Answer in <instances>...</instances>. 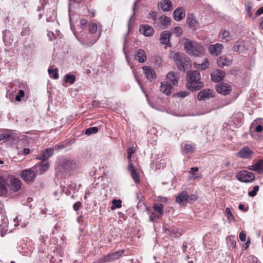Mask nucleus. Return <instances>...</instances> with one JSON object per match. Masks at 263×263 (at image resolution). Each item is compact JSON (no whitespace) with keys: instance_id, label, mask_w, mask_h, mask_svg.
<instances>
[{"instance_id":"obj_1","label":"nucleus","mask_w":263,"mask_h":263,"mask_svg":"<svg viewBox=\"0 0 263 263\" xmlns=\"http://www.w3.org/2000/svg\"><path fill=\"white\" fill-rule=\"evenodd\" d=\"M186 80V87L192 91L198 90L203 87V83L201 81L200 73L198 70H189L187 72Z\"/></svg>"},{"instance_id":"obj_2","label":"nucleus","mask_w":263,"mask_h":263,"mask_svg":"<svg viewBox=\"0 0 263 263\" xmlns=\"http://www.w3.org/2000/svg\"><path fill=\"white\" fill-rule=\"evenodd\" d=\"M184 50L188 54L196 57H200L204 55V48L200 43L188 39H184Z\"/></svg>"},{"instance_id":"obj_3","label":"nucleus","mask_w":263,"mask_h":263,"mask_svg":"<svg viewBox=\"0 0 263 263\" xmlns=\"http://www.w3.org/2000/svg\"><path fill=\"white\" fill-rule=\"evenodd\" d=\"M76 162L70 158H60L55 165L56 170L62 174L66 173L76 167Z\"/></svg>"},{"instance_id":"obj_4","label":"nucleus","mask_w":263,"mask_h":263,"mask_svg":"<svg viewBox=\"0 0 263 263\" xmlns=\"http://www.w3.org/2000/svg\"><path fill=\"white\" fill-rule=\"evenodd\" d=\"M174 61L180 70H185V67L189 63V59L183 53H175L173 56Z\"/></svg>"},{"instance_id":"obj_5","label":"nucleus","mask_w":263,"mask_h":263,"mask_svg":"<svg viewBox=\"0 0 263 263\" xmlns=\"http://www.w3.org/2000/svg\"><path fill=\"white\" fill-rule=\"evenodd\" d=\"M124 250H119L107 254L98 260V263H108L118 260L123 254Z\"/></svg>"},{"instance_id":"obj_6","label":"nucleus","mask_w":263,"mask_h":263,"mask_svg":"<svg viewBox=\"0 0 263 263\" xmlns=\"http://www.w3.org/2000/svg\"><path fill=\"white\" fill-rule=\"evenodd\" d=\"M37 174L33 168V167L26 169L22 171L20 175L21 178L26 182L29 183L34 181Z\"/></svg>"},{"instance_id":"obj_7","label":"nucleus","mask_w":263,"mask_h":263,"mask_svg":"<svg viewBox=\"0 0 263 263\" xmlns=\"http://www.w3.org/2000/svg\"><path fill=\"white\" fill-rule=\"evenodd\" d=\"M263 120L261 119L255 120L250 126V134L252 137L255 139L258 138L256 135V133H260L263 130Z\"/></svg>"},{"instance_id":"obj_8","label":"nucleus","mask_w":263,"mask_h":263,"mask_svg":"<svg viewBox=\"0 0 263 263\" xmlns=\"http://www.w3.org/2000/svg\"><path fill=\"white\" fill-rule=\"evenodd\" d=\"M237 177L240 181L245 183L252 182L255 179L254 174L247 171H241L239 172Z\"/></svg>"},{"instance_id":"obj_9","label":"nucleus","mask_w":263,"mask_h":263,"mask_svg":"<svg viewBox=\"0 0 263 263\" xmlns=\"http://www.w3.org/2000/svg\"><path fill=\"white\" fill-rule=\"evenodd\" d=\"M101 34V31L100 30L98 33V35L96 36H90L87 35L82 39V40H79L81 44L85 47H88L92 46L95 44L98 39L100 37Z\"/></svg>"},{"instance_id":"obj_10","label":"nucleus","mask_w":263,"mask_h":263,"mask_svg":"<svg viewBox=\"0 0 263 263\" xmlns=\"http://www.w3.org/2000/svg\"><path fill=\"white\" fill-rule=\"evenodd\" d=\"M9 190L14 192H17L21 187V181L14 176H8Z\"/></svg>"},{"instance_id":"obj_11","label":"nucleus","mask_w":263,"mask_h":263,"mask_svg":"<svg viewBox=\"0 0 263 263\" xmlns=\"http://www.w3.org/2000/svg\"><path fill=\"white\" fill-rule=\"evenodd\" d=\"M50 164L48 161L42 160V162L36 164L33 167L34 170L37 174L42 175L45 173L49 168Z\"/></svg>"},{"instance_id":"obj_12","label":"nucleus","mask_w":263,"mask_h":263,"mask_svg":"<svg viewBox=\"0 0 263 263\" xmlns=\"http://www.w3.org/2000/svg\"><path fill=\"white\" fill-rule=\"evenodd\" d=\"M179 79V73L171 71L167 74L165 81L173 86L178 85Z\"/></svg>"},{"instance_id":"obj_13","label":"nucleus","mask_w":263,"mask_h":263,"mask_svg":"<svg viewBox=\"0 0 263 263\" xmlns=\"http://www.w3.org/2000/svg\"><path fill=\"white\" fill-rule=\"evenodd\" d=\"M9 192V183L7 178L5 179L3 176H0V196H6Z\"/></svg>"},{"instance_id":"obj_14","label":"nucleus","mask_w":263,"mask_h":263,"mask_svg":"<svg viewBox=\"0 0 263 263\" xmlns=\"http://www.w3.org/2000/svg\"><path fill=\"white\" fill-rule=\"evenodd\" d=\"M216 90L219 93L227 95L230 93L231 90V86L227 83H219L216 87Z\"/></svg>"},{"instance_id":"obj_15","label":"nucleus","mask_w":263,"mask_h":263,"mask_svg":"<svg viewBox=\"0 0 263 263\" xmlns=\"http://www.w3.org/2000/svg\"><path fill=\"white\" fill-rule=\"evenodd\" d=\"M213 97L212 91L210 89H202L198 92L197 95L199 101H205Z\"/></svg>"},{"instance_id":"obj_16","label":"nucleus","mask_w":263,"mask_h":263,"mask_svg":"<svg viewBox=\"0 0 263 263\" xmlns=\"http://www.w3.org/2000/svg\"><path fill=\"white\" fill-rule=\"evenodd\" d=\"M156 23L161 29H165L171 25V20L170 17L165 15L160 16L157 21Z\"/></svg>"},{"instance_id":"obj_17","label":"nucleus","mask_w":263,"mask_h":263,"mask_svg":"<svg viewBox=\"0 0 263 263\" xmlns=\"http://www.w3.org/2000/svg\"><path fill=\"white\" fill-rule=\"evenodd\" d=\"M54 148H48L44 150L42 153L37 155L36 157V159L40 160H45L47 161V160L51 157L53 154Z\"/></svg>"},{"instance_id":"obj_18","label":"nucleus","mask_w":263,"mask_h":263,"mask_svg":"<svg viewBox=\"0 0 263 263\" xmlns=\"http://www.w3.org/2000/svg\"><path fill=\"white\" fill-rule=\"evenodd\" d=\"M222 48L223 46L221 44L216 43L209 46V51L211 54L217 56L221 53Z\"/></svg>"},{"instance_id":"obj_19","label":"nucleus","mask_w":263,"mask_h":263,"mask_svg":"<svg viewBox=\"0 0 263 263\" xmlns=\"http://www.w3.org/2000/svg\"><path fill=\"white\" fill-rule=\"evenodd\" d=\"M139 32L145 36H150L154 34L153 28L148 25H141L139 29Z\"/></svg>"},{"instance_id":"obj_20","label":"nucleus","mask_w":263,"mask_h":263,"mask_svg":"<svg viewBox=\"0 0 263 263\" xmlns=\"http://www.w3.org/2000/svg\"><path fill=\"white\" fill-rule=\"evenodd\" d=\"M143 70L146 79L149 81H152L156 77L155 71L151 67L143 66Z\"/></svg>"},{"instance_id":"obj_21","label":"nucleus","mask_w":263,"mask_h":263,"mask_svg":"<svg viewBox=\"0 0 263 263\" xmlns=\"http://www.w3.org/2000/svg\"><path fill=\"white\" fill-rule=\"evenodd\" d=\"M252 153L248 146H245L237 153V156L242 159H249L251 157Z\"/></svg>"},{"instance_id":"obj_22","label":"nucleus","mask_w":263,"mask_h":263,"mask_svg":"<svg viewBox=\"0 0 263 263\" xmlns=\"http://www.w3.org/2000/svg\"><path fill=\"white\" fill-rule=\"evenodd\" d=\"M189 200V195L185 191H183L176 198V202L180 205L186 204Z\"/></svg>"},{"instance_id":"obj_23","label":"nucleus","mask_w":263,"mask_h":263,"mask_svg":"<svg viewBox=\"0 0 263 263\" xmlns=\"http://www.w3.org/2000/svg\"><path fill=\"white\" fill-rule=\"evenodd\" d=\"M173 90L172 86L168 84L166 81L161 83V86L160 87V90L163 93L167 96H170L171 95Z\"/></svg>"},{"instance_id":"obj_24","label":"nucleus","mask_w":263,"mask_h":263,"mask_svg":"<svg viewBox=\"0 0 263 263\" xmlns=\"http://www.w3.org/2000/svg\"><path fill=\"white\" fill-rule=\"evenodd\" d=\"M217 63L219 67L230 66L232 64V59H229L226 56H221L217 59Z\"/></svg>"},{"instance_id":"obj_25","label":"nucleus","mask_w":263,"mask_h":263,"mask_svg":"<svg viewBox=\"0 0 263 263\" xmlns=\"http://www.w3.org/2000/svg\"><path fill=\"white\" fill-rule=\"evenodd\" d=\"M225 74L224 71L217 69L211 73V79L215 82H218L222 79Z\"/></svg>"},{"instance_id":"obj_26","label":"nucleus","mask_w":263,"mask_h":263,"mask_svg":"<svg viewBox=\"0 0 263 263\" xmlns=\"http://www.w3.org/2000/svg\"><path fill=\"white\" fill-rule=\"evenodd\" d=\"M172 33L168 31H164L160 34V41L162 44L168 45L170 43Z\"/></svg>"},{"instance_id":"obj_27","label":"nucleus","mask_w":263,"mask_h":263,"mask_svg":"<svg viewBox=\"0 0 263 263\" xmlns=\"http://www.w3.org/2000/svg\"><path fill=\"white\" fill-rule=\"evenodd\" d=\"M135 58L140 63H143L146 60V55L145 51L142 49H138L135 52Z\"/></svg>"},{"instance_id":"obj_28","label":"nucleus","mask_w":263,"mask_h":263,"mask_svg":"<svg viewBox=\"0 0 263 263\" xmlns=\"http://www.w3.org/2000/svg\"><path fill=\"white\" fill-rule=\"evenodd\" d=\"M128 169L130 173L132 178L136 183H140V178L138 173L136 172L135 169L134 165L132 163H130L128 165Z\"/></svg>"},{"instance_id":"obj_29","label":"nucleus","mask_w":263,"mask_h":263,"mask_svg":"<svg viewBox=\"0 0 263 263\" xmlns=\"http://www.w3.org/2000/svg\"><path fill=\"white\" fill-rule=\"evenodd\" d=\"M173 16L175 20L181 21L185 16L184 10L181 8H177L173 13Z\"/></svg>"},{"instance_id":"obj_30","label":"nucleus","mask_w":263,"mask_h":263,"mask_svg":"<svg viewBox=\"0 0 263 263\" xmlns=\"http://www.w3.org/2000/svg\"><path fill=\"white\" fill-rule=\"evenodd\" d=\"M247 49L243 41L237 42L233 47V50L236 52H243Z\"/></svg>"},{"instance_id":"obj_31","label":"nucleus","mask_w":263,"mask_h":263,"mask_svg":"<svg viewBox=\"0 0 263 263\" xmlns=\"http://www.w3.org/2000/svg\"><path fill=\"white\" fill-rule=\"evenodd\" d=\"M187 23L190 27L194 29L197 28L199 26L198 22L195 18L193 14L188 15L187 18Z\"/></svg>"},{"instance_id":"obj_32","label":"nucleus","mask_w":263,"mask_h":263,"mask_svg":"<svg viewBox=\"0 0 263 263\" xmlns=\"http://www.w3.org/2000/svg\"><path fill=\"white\" fill-rule=\"evenodd\" d=\"M161 8L163 11H168L172 8V4L170 0H163L161 4Z\"/></svg>"},{"instance_id":"obj_33","label":"nucleus","mask_w":263,"mask_h":263,"mask_svg":"<svg viewBox=\"0 0 263 263\" xmlns=\"http://www.w3.org/2000/svg\"><path fill=\"white\" fill-rule=\"evenodd\" d=\"M153 209L155 210V212L158 214V215H162L164 214V205L162 203H156L153 205Z\"/></svg>"},{"instance_id":"obj_34","label":"nucleus","mask_w":263,"mask_h":263,"mask_svg":"<svg viewBox=\"0 0 263 263\" xmlns=\"http://www.w3.org/2000/svg\"><path fill=\"white\" fill-rule=\"evenodd\" d=\"M3 41L6 44H10L12 41V35L10 31L5 30L3 32Z\"/></svg>"},{"instance_id":"obj_35","label":"nucleus","mask_w":263,"mask_h":263,"mask_svg":"<svg viewBox=\"0 0 263 263\" xmlns=\"http://www.w3.org/2000/svg\"><path fill=\"white\" fill-rule=\"evenodd\" d=\"M2 224H0V230L1 231V236H3L8 230V220L4 219Z\"/></svg>"},{"instance_id":"obj_36","label":"nucleus","mask_w":263,"mask_h":263,"mask_svg":"<svg viewBox=\"0 0 263 263\" xmlns=\"http://www.w3.org/2000/svg\"><path fill=\"white\" fill-rule=\"evenodd\" d=\"M76 81V77L73 74H66L65 76L64 81L66 83H69L72 84Z\"/></svg>"},{"instance_id":"obj_37","label":"nucleus","mask_w":263,"mask_h":263,"mask_svg":"<svg viewBox=\"0 0 263 263\" xmlns=\"http://www.w3.org/2000/svg\"><path fill=\"white\" fill-rule=\"evenodd\" d=\"M13 139V135L11 131H8L7 133L0 134V141L3 140H8Z\"/></svg>"},{"instance_id":"obj_38","label":"nucleus","mask_w":263,"mask_h":263,"mask_svg":"<svg viewBox=\"0 0 263 263\" xmlns=\"http://www.w3.org/2000/svg\"><path fill=\"white\" fill-rule=\"evenodd\" d=\"M225 215L228 218L229 222L234 221L235 220L234 217L232 214L231 209L229 208H227L225 210Z\"/></svg>"},{"instance_id":"obj_39","label":"nucleus","mask_w":263,"mask_h":263,"mask_svg":"<svg viewBox=\"0 0 263 263\" xmlns=\"http://www.w3.org/2000/svg\"><path fill=\"white\" fill-rule=\"evenodd\" d=\"M149 220L151 221H155L162 217L161 215H158V214L156 212L149 211Z\"/></svg>"},{"instance_id":"obj_40","label":"nucleus","mask_w":263,"mask_h":263,"mask_svg":"<svg viewBox=\"0 0 263 263\" xmlns=\"http://www.w3.org/2000/svg\"><path fill=\"white\" fill-rule=\"evenodd\" d=\"M112 205L110 207L111 210H114L116 208H121L122 206L121 201L120 200L114 199L112 202Z\"/></svg>"},{"instance_id":"obj_41","label":"nucleus","mask_w":263,"mask_h":263,"mask_svg":"<svg viewBox=\"0 0 263 263\" xmlns=\"http://www.w3.org/2000/svg\"><path fill=\"white\" fill-rule=\"evenodd\" d=\"M98 26L95 23H91L89 25V31L91 33H97V35L99 31H97Z\"/></svg>"},{"instance_id":"obj_42","label":"nucleus","mask_w":263,"mask_h":263,"mask_svg":"<svg viewBox=\"0 0 263 263\" xmlns=\"http://www.w3.org/2000/svg\"><path fill=\"white\" fill-rule=\"evenodd\" d=\"M58 71V70L57 68H55L54 70L52 69H48V70L50 77L54 79H57L59 78Z\"/></svg>"},{"instance_id":"obj_43","label":"nucleus","mask_w":263,"mask_h":263,"mask_svg":"<svg viewBox=\"0 0 263 263\" xmlns=\"http://www.w3.org/2000/svg\"><path fill=\"white\" fill-rule=\"evenodd\" d=\"M189 92L187 91H180L174 95V97L176 98H184L187 96Z\"/></svg>"},{"instance_id":"obj_44","label":"nucleus","mask_w":263,"mask_h":263,"mask_svg":"<svg viewBox=\"0 0 263 263\" xmlns=\"http://www.w3.org/2000/svg\"><path fill=\"white\" fill-rule=\"evenodd\" d=\"M209 65V62L206 58L204 59L203 62L200 64H198L197 68L198 69H201L202 70H204L208 67Z\"/></svg>"},{"instance_id":"obj_45","label":"nucleus","mask_w":263,"mask_h":263,"mask_svg":"<svg viewBox=\"0 0 263 263\" xmlns=\"http://www.w3.org/2000/svg\"><path fill=\"white\" fill-rule=\"evenodd\" d=\"M99 130V128L97 127H92L87 128L85 130V134L89 136L91 134H96L97 133Z\"/></svg>"},{"instance_id":"obj_46","label":"nucleus","mask_w":263,"mask_h":263,"mask_svg":"<svg viewBox=\"0 0 263 263\" xmlns=\"http://www.w3.org/2000/svg\"><path fill=\"white\" fill-rule=\"evenodd\" d=\"M256 164L257 172L259 174H263V160H259Z\"/></svg>"},{"instance_id":"obj_47","label":"nucleus","mask_w":263,"mask_h":263,"mask_svg":"<svg viewBox=\"0 0 263 263\" xmlns=\"http://www.w3.org/2000/svg\"><path fill=\"white\" fill-rule=\"evenodd\" d=\"M259 187L258 185L255 186L252 191L249 192L248 195L251 197H255L257 195V193L259 191Z\"/></svg>"},{"instance_id":"obj_48","label":"nucleus","mask_w":263,"mask_h":263,"mask_svg":"<svg viewBox=\"0 0 263 263\" xmlns=\"http://www.w3.org/2000/svg\"><path fill=\"white\" fill-rule=\"evenodd\" d=\"M230 32L229 31L224 30L220 31V36L223 39H226L227 41H229L228 37L229 36Z\"/></svg>"},{"instance_id":"obj_49","label":"nucleus","mask_w":263,"mask_h":263,"mask_svg":"<svg viewBox=\"0 0 263 263\" xmlns=\"http://www.w3.org/2000/svg\"><path fill=\"white\" fill-rule=\"evenodd\" d=\"M25 96V92L23 90H20L18 93L15 97V99L17 101L20 102L22 100V98Z\"/></svg>"},{"instance_id":"obj_50","label":"nucleus","mask_w":263,"mask_h":263,"mask_svg":"<svg viewBox=\"0 0 263 263\" xmlns=\"http://www.w3.org/2000/svg\"><path fill=\"white\" fill-rule=\"evenodd\" d=\"M138 1L139 0H136L135 2H134V6H133V15L130 16L129 20V23H128V27L129 26V24L132 22H134V20H133V17L135 15V10H136V5L138 2Z\"/></svg>"},{"instance_id":"obj_51","label":"nucleus","mask_w":263,"mask_h":263,"mask_svg":"<svg viewBox=\"0 0 263 263\" xmlns=\"http://www.w3.org/2000/svg\"><path fill=\"white\" fill-rule=\"evenodd\" d=\"M174 33L176 34L178 36H181L182 33V28L179 26L175 27L173 29Z\"/></svg>"},{"instance_id":"obj_52","label":"nucleus","mask_w":263,"mask_h":263,"mask_svg":"<svg viewBox=\"0 0 263 263\" xmlns=\"http://www.w3.org/2000/svg\"><path fill=\"white\" fill-rule=\"evenodd\" d=\"M185 153H191L194 151V148L191 144H185L184 147Z\"/></svg>"},{"instance_id":"obj_53","label":"nucleus","mask_w":263,"mask_h":263,"mask_svg":"<svg viewBox=\"0 0 263 263\" xmlns=\"http://www.w3.org/2000/svg\"><path fill=\"white\" fill-rule=\"evenodd\" d=\"M157 12L155 11H151L148 13V17L152 18L155 21H157Z\"/></svg>"},{"instance_id":"obj_54","label":"nucleus","mask_w":263,"mask_h":263,"mask_svg":"<svg viewBox=\"0 0 263 263\" xmlns=\"http://www.w3.org/2000/svg\"><path fill=\"white\" fill-rule=\"evenodd\" d=\"M135 149L134 147H129L127 149V158L130 159L132 158L133 154L135 153Z\"/></svg>"},{"instance_id":"obj_55","label":"nucleus","mask_w":263,"mask_h":263,"mask_svg":"<svg viewBox=\"0 0 263 263\" xmlns=\"http://www.w3.org/2000/svg\"><path fill=\"white\" fill-rule=\"evenodd\" d=\"M239 237L240 240L241 241L245 242L246 240V233L245 232H243V231L239 233Z\"/></svg>"},{"instance_id":"obj_56","label":"nucleus","mask_w":263,"mask_h":263,"mask_svg":"<svg viewBox=\"0 0 263 263\" xmlns=\"http://www.w3.org/2000/svg\"><path fill=\"white\" fill-rule=\"evenodd\" d=\"M81 206H82V204L79 201L76 202L73 205V208L74 210H75V211L79 210Z\"/></svg>"},{"instance_id":"obj_57","label":"nucleus","mask_w":263,"mask_h":263,"mask_svg":"<svg viewBox=\"0 0 263 263\" xmlns=\"http://www.w3.org/2000/svg\"><path fill=\"white\" fill-rule=\"evenodd\" d=\"M29 29L28 28H26L24 29L21 32V35L22 36H25L29 34Z\"/></svg>"},{"instance_id":"obj_58","label":"nucleus","mask_w":263,"mask_h":263,"mask_svg":"<svg viewBox=\"0 0 263 263\" xmlns=\"http://www.w3.org/2000/svg\"><path fill=\"white\" fill-rule=\"evenodd\" d=\"M263 13V7L259 8L256 12L255 15L259 16Z\"/></svg>"},{"instance_id":"obj_59","label":"nucleus","mask_w":263,"mask_h":263,"mask_svg":"<svg viewBox=\"0 0 263 263\" xmlns=\"http://www.w3.org/2000/svg\"><path fill=\"white\" fill-rule=\"evenodd\" d=\"M248 168L249 170L254 171L257 172L256 164H255L254 165H250V166H248Z\"/></svg>"},{"instance_id":"obj_60","label":"nucleus","mask_w":263,"mask_h":263,"mask_svg":"<svg viewBox=\"0 0 263 263\" xmlns=\"http://www.w3.org/2000/svg\"><path fill=\"white\" fill-rule=\"evenodd\" d=\"M47 35L48 36L49 40L51 41L53 38L54 37V34L52 32H48Z\"/></svg>"},{"instance_id":"obj_61","label":"nucleus","mask_w":263,"mask_h":263,"mask_svg":"<svg viewBox=\"0 0 263 263\" xmlns=\"http://www.w3.org/2000/svg\"><path fill=\"white\" fill-rule=\"evenodd\" d=\"M197 199V195H196L195 194H192L190 196H189V200H192V201H195Z\"/></svg>"},{"instance_id":"obj_62","label":"nucleus","mask_w":263,"mask_h":263,"mask_svg":"<svg viewBox=\"0 0 263 263\" xmlns=\"http://www.w3.org/2000/svg\"><path fill=\"white\" fill-rule=\"evenodd\" d=\"M64 145H56L54 146V150H55V151H58V150H59L60 149H62L64 148Z\"/></svg>"},{"instance_id":"obj_63","label":"nucleus","mask_w":263,"mask_h":263,"mask_svg":"<svg viewBox=\"0 0 263 263\" xmlns=\"http://www.w3.org/2000/svg\"><path fill=\"white\" fill-rule=\"evenodd\" d=\"M251 6H249V5H248L247 6V9H246V11L247 12V13L248 14V15L250 16H252V14L251 13Z\"/></svg>"},{"instance_id":"obj_64","label":"nucleus","mask_w":263,"mask_h":263,"mask_svg":"<svg viewBox=\"0 0 263 263\" xmlns=\"http://www.w3.org/2000/svg\"><path fill=\"white\" fill-rule=\"evenodd\" d=\"M172 232L174 234V235L176 237H179L181 235V233L178 231L175 232V230H173Z\"/></svg>"}]
</instances>
